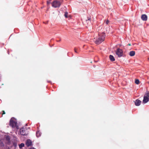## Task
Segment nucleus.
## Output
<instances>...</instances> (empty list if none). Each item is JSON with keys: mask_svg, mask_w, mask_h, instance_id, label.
<instances>
[{"mask_svg": "<svg viewBox=\"0 0 149 149\" xmlns=\"http://www.w3.org/2000/svg\"><path fill=\"white\" fill-rule=\"evenodd\" d=\"M128 46H130L131 45V44H130V43H129L127 45Z\"/></svg>", "mask_w": 149, "mask_h": 149, "instance_id": "nucleus-21", "label": "nucleus"}, {"mask_svg": "<svg viewBox=\"0 0 149 149\" xmlns=\"http://www.w3.org/2000/svg\"><path fill=\"white\" fill-rule=\"evenodd\" d=\"M8 149H9V148H8Z\"/></svg>", "mask_w": 149, "mask_h": 149, "instance_id": "nucleus-24", "label": "nucleus"}, {"mask_svg": "<svg viewBox=\"0 0 149 149\" xmlns=\"http://www.w3.org/2000/svg\"><path fill=\"white\" fill-rule=\"evenodd\" d=\"M10 125L13 128H16L17 129L19 128L16 120L14 118H12L11 119L10 122Z\"/></svg>", "mask_w": 149, "mask_h": 149, "instance_id": "nucleus-2", "label": "nucleus"}, {"mask_svg": "<svg viewBox=\"0 0 149 149\" xmlns=\"http://www.w3.org/2000/svg\"><path fill=\"white\" fill-rule=\"evenodd\" d=\"M91 18L90 17H88V19H87L86 20V22H87L88 23L89 22H91Z\"/></svg>", "mask_w": 149, "mask_h": 149, "instance_id": "nucleus-12", "label": "nucleus"}, {"mask_svg": "<svg viewBox=\"0 0 149 149\" xmlns=\"http://www.w3.org/2000/svg\"><path fill=\"white\" fill-rule=\"evenodd\" d=\"M47 82H50V81H48Z\"/></svg>", "mask_w": 149, "mask_h": 149, "instance_id": "nucleus-22", "label": "nucleus"}, {"mask_svg": "<svg viewBox=\"0 0 149 149\" xmlns=\"http://www.w3.org/2000/svg\"><path fill=\"white\" fill-rule=\"evenodd\" d=\"M63 1V0H54L52 3V6L54 8L59 7Z\"/></svg>", "mask_w": 149, "mask_h": 149, "instance_id": "nucleus-3", "label": "nucleus"}, {"mask_svg": "<svg viewBox=\"0 0 149 149\" xmlns=\"http://www.w3.org/2000/svg\"><path fill=\"white\" fill-rule=\"evenodd\" d=\"M1 78L0 77V81H1Z\"/></svg>", "mask_w": 149, "mask_h": 149, "instance_id": "nucleus-23", "label": "nucleus"}, {"mask_svg": "<svg viewBox=\"0 0 149 149\" xmlns=\"http://www.w3.org/2000/svg\"><path fill=\"white\" fill-rule=\"evenodd\" d=\"M149 101V92L146 93L143 97V103H146Z\"/></svg>", "mask_w": 149, "mask_h": 149, "instance_id": "nucleus-4", "label": "nucleus"}, {"mask_svg": "<svg viewBox=\"0 0 149 149\" xmlns=\"http://www.w3.org/2000/svg\"><path fill=\"white\" fill-rule=\"evenodd\" d=\"M135 83L136 84H139V81L138 79H136L135 80Z\"/></svg>", "mask_w": 149, "mask_h": 149, "instance_id": "nucleus-15", "label": "nucleus"}, {"mask_svg": "<svg viewBox=\"0 0 149 149\" xmlns=\"http://www.w3.org/2000/svg\"><path fill=\"white\" fill-rule=\"evenodd\" d=\"M68 13L67 12L65 13L64 14V16L66 18H67L68 17Z\"/></svg>", "mask_w": 149, "mask_h": 149, "instance_id": "nucleus-16", "label": "nucleus"}, {"mask_svg": "<svg viewBox=\"0 0 149 149\" xmlns=\"http://www.w3.org/2000/svg\"><path fill=\"white\" fill-rule=\"evenodd\" d=\"M141 102V101L140 100L137 99L135 101V104L136 106H139L140 105Z\"/></svg>", "mask_w": 149, "mask_h": 149, "instance_id": "nucleus-9", "label": "nucleus"}, {"mask_svg": "<svg viewBox=\"0 0 149 149\" xmlns=\"http://www.w3.org/2000/svg\"><path fill=\"white\" fill-rule=\"evenodd\" d=\"M148 59H149V58H148Z\"/></svg>", "mask_w": 149, "mask_h": 149, "instance_id": "nucleus-25", "label": "nucleus"}, {"mask_svg": "<svg viewBox=\"0 0 149 149\" xmlns=\"http://www.w3.org/2000/svg\"><path fill=\"white\" fill-rule=\"evenodd\" d=\"M26 144L27 146H31L32 145V142L29 139H27L26 141Z\"/></svg>", "mask_w": 149, "mask_h": 149, "instance_id": "nucleus-8", "label": "nucleus"}, {"mask_svg": "<svg viewBox=\"0 0 149 149\" xmlns=\"http://www.w3.org/2000/svg\"><path fill=\"white\" fill-rule=\"evenodd\" d=\"M50 3H51L50 0L48 1H47V4H49Z\"/></svg>", "mask_w": 149, "mask_h": 149, "instance_id": "nucleus-17", "label": "nucleus"}, {"mask_svg": "<svg viewBox=\"0 0 149 149\" xmlns=\"http://www.w3.org/2000/svg\"><path fill=\"white\" fill-rule=\"evenodd\" d=\"M109 20H107V21H106V24H108V23H109Z\"/></svg>", "mask_w": 149, "mask_h": 149, "instance_id": "nucleus-20", "label": "nucleus"}, {"mask_svg": "<svg viewBox=\"0 0 149 149\" xmlns=\"http://www.w3.org/2000/svg\"><path fill=\"white\" fill-rule=\"evenodd\" d=\"M74 51L76 53H77V49L76 48H74Z\"/></svg>", "mask_w": 149, "mask_h": 149, "instance_id": "nucleus-19", "label": "nucleus"}, {"mask_svg": "<svg viewBox=\"0 0 149 149\" xmlns=\"http://www.w3.org/2000/svg\"><path fill=\"white\" fill-rule=\"evenodd\" d=\"M105 36V34L104 33H102L101 35H99V37L95 41V43L97 45L100 44L104 40Z\"/></svg>", "mask_w": 149, "mask_h": 149, "instance_id": "nucleus-1", "label": "nucleus"}, {"mask_svg": "<svg viewBox=\"0 0 149 149\" xmlns=\"http://www.w3.org/2000/svg\"><path fill=\"white\" fill-rule=\"evenodd\" d=\"M109 58L110 60L112 61H114L115 60L114 57L112 55H110L109 56Z\"/></svg>", "mask_w": 149, "mask_h": 149, "instance_id": "nucleus-11", "label": "nucleus"}, {"mask_svg": "<svg viewBox=\"0 0 149 149\" xmlns=\"http://www.w3.org/2000/svg\"><path fill=\"white\" fill-rule=\"evenodd\" d=\"M24 146V143H22L19 145V147L20 148H22V147Z\"/></svg>", "mask_w": 149, "mask_h": 149, "instance_id": "nucleus-13", "label": "nucleus"}, {"mask_svg": "<svg viewBox=\"0 0 149 149\" xmlns=\"http://www.w3.org/2000/svg\"><path fill=\"white\" fill-rule=\"evenodd\" d=\"M141 18L143 21H146L147 20V16L145 14L142 15Z\"/></svg>", "mask_w": 149, "mask_h": 149, "instance_id": "nucleus-7", "label": "nucleus"}, {"mask_svg": "<svg viewBox=\"0 0 149 149\" xmlns=\"http://www.w3.org/2000/svg\"><path fill=\"white\" fill-rule=\"evenodd\" d=\"M135 54V52L134 51H131L130 52L129 55L131 56H134Z\"/></svg>", "mask_w": 149, "mask_h": 149, "instance_id": "nucleus-10", "label": "nucleus"}, {"mask_svg": "<svg viewBox=\"0 0 149 149\" xmlns=\"http://www.w3.org/2000/svg\"><path fill=\"white\" fill-rule=\"evenodd\" d=\"M27 130L26 128H22L20 129V134L23 136H26L27 135Z\"/></svg>", "mask_w": 149, "mask_h": 149, "instance_id": "nucleus-6", "label": "nucleus"}, {"mask_svg": "<svg viewBox=\"0 0 149 149\" xmlns=\"http://www.w3.org/2000/svg\"><path fill=\"white\" fill-rule=\"evenodd\" d=\"M36 135L37 137H39L40 136V134L39 132H36Z\"/></svg>", "mask_w": 149, "mask_h": 149, "instance_id": "nucleus-14", "label": "nucleus"}, {"mask_svg": "<svg viewBox=\"0 0 149 149\" xmlns=\"http://www.w3.org/2000/svg\"><path fill=\"white\" fill-rule=\"evenodd\" d=\"M116 55L118 56L119 57H121L123 55V51L122 49L118 48L116 52Z\"/></svg>", "mask_w": 149, "mask_h": 149, "instance_id": "nucleus-5", "label": "nucleus"}, {"mask_svg": "<svg viewBox=\"0 0 149 149\" xmlns=\"http://www.w3.org/2000/svg\"><path fill=\"white\" fill-rule=\"evenodd\" d=\"M2 115L4 114H5V112L4 111H2Z\"/></svg>", "mask_w": 149, "mask_h": 149, "instance_id": "nucleus-18", "label": "nucleus"}]
</instances>
